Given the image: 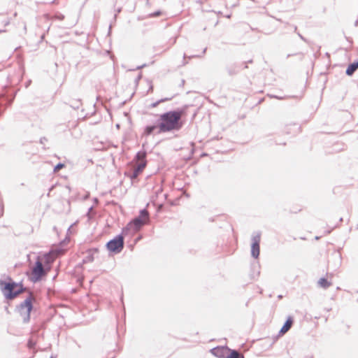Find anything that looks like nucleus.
Segmentation results:
<instances>
[{"label": "nucleus", "mask_w": 358, "mask_h": 358, "mask_svg": "<svg viewBox=\"0 0 358 358\" xmlns=\"http://www.w3.org/2000/svg\"><path fill=\"white\" fill-rule=\"evenodd\" d=\"M169 100H171V98H166L164 99H162L161 101H159V103L164 102V101H169Z\"/></svg>", "instance_id": "obj_17"}, {"label": "nucleus", "mask_w": 358, "mask_h": 358, "mask_svg": "<svg viewBox=\"0 0 358 358\" xmlns=\"http://www.w3.org/2000/svg\"><path fill=\"white\" fill-rule=\"evenodd\" d=\"M35 299L32 294H30L24 301L22 302L17 308V314L20 320L27 323L30 320V313L33 308V303Z\"/></svg>", "instance_id": "obj_4"}, {"label": "nucleus", "mask_w": 358, "mask_h": 358, "mask_svg": "<svg viewBox=\"0 0 358 358\" xmlns=\"http://www.w3.org/2000/svg\"><path fill=\"white\" fill-rule=\"evenodd\" d=\"M227 358H244V357L236 350H231Z\"/></svg>", "instance_id": "obj_13"}, {"label": "nucleus", "mask_w": 358, "mask_h": 358, "mask_svg": "<svg viewBox=\"0 0 358 358\" xmlns=\"http://www.w3.org/2000/svg\"><path fill=\"white\" fill-rule=\"evenodd\" d=\"M297 211H301V209H300V208H295V209H293L292 213H297Z\"/></svg>", "instance_id": "obj_18"}, {"label": "nucleus", "mask_w": 358, "mask_h": 358, "mask_svg": "<svg viewBox=\"0 0 358 358\" xmlns=\"http://www.w3.org/2000/svg\"><path fill=\"white\" fill-rule=\"evenodd\" d=\"M293 323H294L293 317H290V316L288 317L285 323L284 324V325L282 327V328L280 329V330L279 331V336H282L284 334H285L291 329V327L293 325Z\"/></svg>", "instance_id": "obj_10"}, {"label": "nucleus", "mask_w": 358, "mask_h": 358, "mask_svg": "<svg viewBox=\"0 0 358 358\" xmlns=\"http://www.w3.org/2000/svg\"><path fill=\"white\" fill-rule=\"evenodd\" d=\"M106 247L112 252H120L124 248V237L122 235L117 236L107 243Z\"/></svg>", "instance_id": "obj_7"}, {"label": "nucleus", "mask_w": 358, "mask_h": 358, "mask_svg": "<svg viewBox=\"0 0 358 358\" xmlns=\"http://www.w3.org/2000/svg\"><path fill=\"white\" fill-rule=\"evenodd\" d=\"M358 69V61L354 62L348 66L346 69V74L348 76H351L354 73V72Z\"/></svg>", "instance_id": "obj_11"}, {"label": "nucleus", "mask_w": 358, "mask_h": 358, "mask_svg": "<svg viewBox=\"0 0 358 358\" xmlns=\"http://www.w3.org/2000/svg\"><path fill=\"white\" fill-rule=\"evenodd\" d=\"M27 345L31 349L34 348L36 345V341H34L32 337L30 338L28 341Z\"/></svg>", "instance_id": "obj_15"}, {"label": "nucleus", "mask_w": 358, "mask_h": 358, "mask_svg": "<svg viewBox=\"0 0 358 358\" xmlns=\"http://www.w3.org/2000/svg\"><path fill=\"white\" fill-rule=\"evenodd\" d=\"M98 252V250L97 249H91L88 251V253L89 255H90L89 259H88V262H91L93 260V255Z\"/></svg>", "instance_id": "obj_14"}, {"label": "nucleus", "mask_w": 358, "mask_h": 358, "mask_svg": "<svg viewBox=\"0 0 358 358\" xmlns=\"http://www.w3.org/2000/svg\"><path fill=\"white\" fill-rule=\"evenodd\" d=\"M160 15H161V13L160 12H157V13H155L153 15L154 16H159Z\"/></svg>", "instance_id": "obj_19"}, {"label": "nucleus", "mask_w": 358, "mask_h": 358, "mask_svg": "<svg viewBox=\"0 0 358 358\" xmlns=\"http://www.w3.org/2000/svg\"><path fill=\"white\" fill-rule=\"evenodd\" d=\"M45 275L46 272L43 268L42 262L39 259H38L35 263V265L31 268L30 279L33 282H37Z\"/></svg>", "instance_id": "obj_6"}, {"label": "nucleus", "mask_w": 358, "mask_h": 358, "mask_svg": "<svg viewBox=\"0 0 358 358\" xmlns=\"http://www.w3.org/2000/svg\"><path fill=\"white\" fill-rule=\"evenodd\" d=\"M301 358H312L311 357H308V356H303V357Z\"/></svg>", "instance_id": "obj_20"}, {"label": "nucleus", "mask_w": 358, "mask_h": 358, "mask_svg": "<svg viewBox=\"0 0 358 358\" xmlns=\"http://www.w3.org/2000/svg\"><path fill=\"white\" fill-rule=\"evenodd\" d=\"M145 157L146 153L144 152H139L136 155L132 170L127 174L131 180L136 179L138 176L143 173L147 165Z\"/></svg>", "instance_id": "obj_3"}, {"label": "nucleus", "mask_w": 358, "mask_h": 358, "mask_svg": "<svg viewBox=\"0 0 358 358\" xmlns=\"http://www.w3.org/2000/svg\"><path fill=\"white\" fill-rule=\"evenodd\" d=\"M318 285H320V287L324 289H327L329 287L332 285V283L331 281H329L327 278H322L318 280Z\"/></svg>", "instance_id": "obj_12"}, {"label": "nucleus", "mask_w": 358, "mask_h": 358, "mask_svg": "<svg viewBox=\"0 0 358 358\" xmlns=\"http://www.w3.org/2000/svg\"><path fill=\"white\" fill-rule=\"evenodd\" d=\"M149 222V213L146 210H142L140 215L131 220L128 224L127 228L134 231H138L141 228L147 224Z\"/></svg>", "instance_id": "obj_5"}, {"label": "nucleus", "mask_w": 358, "mask_h": 358, "mask_svg": "<svg viewBox=\"0 0 358 358\" xmlns=\"http://www.w3.org/2000/svg\"><path fill=\"white\" fill-rule=\"evenodd\" d=\"M0 287L6 298L10 300L15 299L24 291L22 285L15 282L0 280Z\"/></svg>", "instance_id": "obj_2"}, {"label": "nucleus", "mask_w": 358, "mask_h": 358, "mask_svg": "<svg viewBox=\"0 0 358 358\" xmlns=\"http://www.w3.org/2000/svg\"><path fill=\"white\" fill-rule=\"evenodd\" d=\"M260 236L257 235L254 236L252 238V244L251 246V254L252 256L255 258H257L260 253Z\"/></svg>", "instance_id": "obj_8"}, {"label": "nucleus", "mask_w": 358, "mask_h": 358, "mask_svg": "<svg viewBox=\"0 0 358 358\" xmlns=\"http://www.w3.org/2000/svg\"><path fill=\"white\" fill-rule=\"evenodd\" d=\"M66 251V249L58 248L52 250L48 254H47L45 257L47 261H53L56 257L59 255H64Z\"/></svg>", "instance_id": "obj_9"}, {"label": "nucleus", "mask_w": 358, "mask_h": 358, "mask_svg": "<svg viewBox=\"0 0 358 358\" xmlns=\"http://www.w3.org/2000/svg\"><path fill=\"white\" fill-rule=\"evenodd\" d=\"M64 166H65V165L64 164L59 163V164H57L54 168V172L55 173L58 172L60 169H63Z\"/></svg>", "instance_id": "obj_16"}, {"label": "nucleus", "mask_w": 358, "mask_h": 358, "mask_svg": "<svg viewBox=\"0 0 358 358\" xmlns=\"http://www.w3.org/2000/svg\"><path fill=\"white\" fill-rule=\"evenodd\" d=\"M185 114L183 110H170L162 113L159 115V124L147 126L142 136L147 137L180 130L184 124L182 117Z\"/></svg>", "instance_id": "obj_1"}]
</instances>
